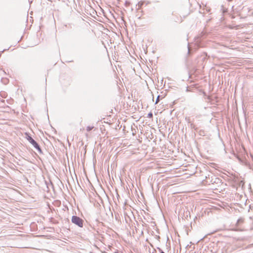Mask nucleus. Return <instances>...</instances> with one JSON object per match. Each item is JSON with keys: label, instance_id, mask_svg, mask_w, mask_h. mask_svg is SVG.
<instances>
[{"label": "nucleus", "instance_id": "1", "mask_svg": "<svg viewBox=\"0 0 253 253\" xmlns=\"http://www.w3.org/2000/svg\"><path fill=\"white\" fill-rule=\"evenodd\" d=\"M72 222L80 227H83L84 221L82 219L78 216H73L72 217Z\"/></svg>", "mask_w": 253, "mask_h": 253}, {"label": "nucleus", "instance_id": "2", "mask_svg": "<svg viewBox=\"0 0 253 253\" xmlns=\"http://www.w3.org/2000/svg\"><path fill=\"white\" fill-rule=\"evenodd\" d=\"M27 139L35 148L39 149L38 143L30 136H28Z\"/></svg>", "mask_w": 253, "mask_h": 253}, {"label": "nucleus", "instance_id": "3", "mask_svg": "<svg viewBox=\"0 0 253 253\" xmlns=\"http://www.w3.org/2000/svg\"><path fill=\"white\" fill-rule=\"evenodd\" d=\"M93 128V126H88L87 127H86V130L87 131H90L91 130H92Z\"/></svg>", "mask_w": 253, "mask_h": 253}, {"label": "nucleus", "instance_id": "4", "mask_svg": "<svg viewBox=\"0 0 253 253\" xmlns=\"http://www.w3.org/2000/svg\"><path fill=\"white\" fill-rule=\"evenodd\" d=\"M153 117V114L152 113H150L148 114V117L149 118H152Z\"/></svg>", "mask_w": 253, "mask_h": 253}, {"label": "nucleus", "instance_id": "5", "mask_svg": "<svg viewBox=\"0 0 253 253\" xmlns=\"http://www.w3.org/2000/svg\"><path fill=\"white\" fill-rule=\"evenodd\" d=\"M160 96H158L156 101V104H157L159 101Z\"/></svg>", "mask_w": 253, "mask_h": 253}, {"label": "nucleus", "instance_id": "6", "mask_svg": "<svg viewBox=\"0 0 253 253\" xmlns=\"http://www.w3.org/2000/svg\"><path fill=\"white\" fill-rule=\"evenodd\" d=\"M161 253H164V252H162Z\"/></svg>", "mask_w": 253, "mask_h": 253}]
</instances>
